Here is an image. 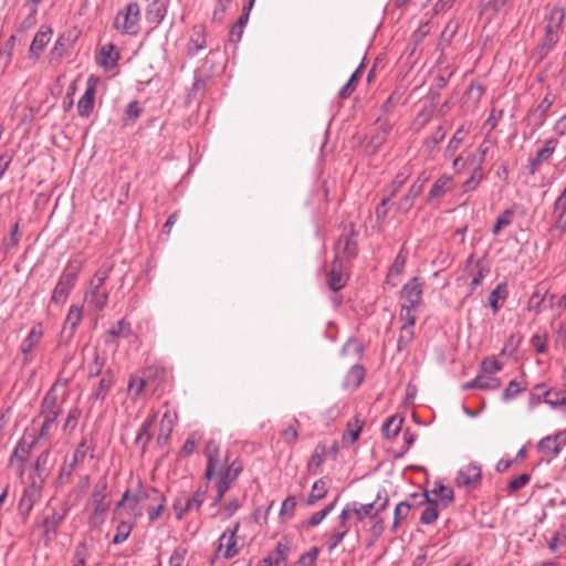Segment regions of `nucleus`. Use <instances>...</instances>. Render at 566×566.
I'll return each instance as SVG.
<instances>
[{
	"instance_id": "nucleus-1",
	"label": "nucleus",
	"mask_w": 566,
	"mask_h": 566,
	"mask_svg": "<svg viewBox=\"0 0 566 566\" xmlns=\"http://www.w3.org/2000/svg\"><path fill=\"white\" fill-rule=\"evenodd\" d=\"M207 469L206 478L211 480L219 476L224 481L232 483L241 471V467L232 462L227 465V459L219 454V448L214 441H209L206 446Z\"/></svg>"
},
{
	"instance_id": "nucleus-2",
	"label": "nucleus",
	"mask_w": 566,
	"mask_h": 566,
	"mask_svg": "<svg viewBox=\"0 0 566 566\" xmlns=\"http://www.w3.org/2000/svg\"><path fill=\"white\" fill-rule=\"evenodd\" d=\"M149 492L150 489H145L142 485L134 490H127L114 510L115 517L120 511H124L132 518L142 517L145 512V505L149 496H151Z\"/></svg>"
},
{
	"instance_id": "nucleus-3",
	"label": "nucleus",
	"mask_w": 566,
	"mask_h": 566,
	"mask_svg": "<svg viewBox=\"0 0 566 566\" xmlns=\"http://www.w3.org/2000/svg\"><path fill=\"white\" fill-rule=\"evenodd\" d=\"M112 266L99 268L90 282V290L85 294V301L95 310L102 311L108 302L109 290L105 283L109 277Z\"/></svg>"
},
{
	"instance_id": "nucleus-4",
	"label": "nucleus",
	"mask_w": 566,
	"mask_h": 566,
	"mask_svg": "<svg viewBox=\"0 0 566 566\" xmlns=\"http://www.w3.org/2000/svg\"><path fill=\"white\" fill-rule=\"evenodd\" d=\"M170 371L165 367L159 365H150L143 369L140 378L134 376L130 377L127 389H132L135 386L136 380L139 381L138 389H144L145 387H166L170 385Z\"/></svg>"
},
{
	"instance_id": "nucleus-5",
	"label": "nucleus",
	"mask_w": 566,
	"mask_h": 566,
	"mask_svg": "<svg viewBox=\"0 0 566 566\" xmlns=\"http://www.w3.org/2000/svg\"><path fill=\"white\" fill-rule=\"evenodd\" d=\"M81 269V264L76 261H71L64 271L62 272L57 284L55 285L52 295L51 302L55 304H63L71 291L74 289L75 283L77 281L78 271Z\"/></svg>"
},
{
	"instance_id": "nucleus-6",
	"label": "nucleus",
	"mask_w": 566,
	"mask_h": 566,
	"mask_svg": "<svg viewBox=\"0 0 566 566\" xmlns=\"http://www.w3.org/2000/svg\"><path fill=\"white\" fill-rule=\"evenodd\" d=\"M564 20L565 10L559 6H555L545 17V35L539 45L541 50L545 53L548 52L559 41V31Z\"/></svg>"
},
{
	"instance_id": "nucleus-7",
	"label": "nucleus",
	"mask_w": 566,
	"mask_h": 566,
	"mask_svg": "<svg viewBox=\"0 0 566 566\" xmlns=\"http://www.w3.org/2000/svg\"><path fill=\"white\" fill-rule=\"evenodd\" d=\"M105 489V484H103L101 489L96 485L86 504L88 523L92 527H97L104 523L106 513L109 509V503L106 501Z\"/></svg>"
},
{
	"instance_id": "nucleus-8",
	"label": "nucleus",
	"mask_w": 566,
	"mask_h": 566,
	"mask_svg": "<svg viewBox=\"0 0 566 566\" xmlns=\"http://www.w3.org/2000/svg\"><path fill=\"white\" fill-rule=\"evenodd\" d=\"M207 490L198 489L192 495L180 493L176 496L172 510L178 521L192 511H199L206 500Z\"/></svg>"
},
{
	"instance_id": "nucleus-9",
	"label": "nucleus",
	"mask_w": 566,
	"mask_h": 566,
	"mask_svg": "<svg viewBox=\"0 0 566 566\" xmlns=\"http://www.w3.org/2000/svg\"><path fill=\"white\" fill-rule=\"evenodd\" d=\"M240 523L237 522L232 527H227L221 536L219 537V545L217 555L224 559H230L237 556L242 547V543H239L237 533L239 531Z\"/></svg>"
},
{
	"instance_id": "nucleus-10",
	"label": "nucleus",
	"mask_w": 566,
	"mask_h": 566,
	"mask_svg": "<svg viewBox=\"0 0 566 566\" xmlns=\"http://www.w3.org/2000/svg\"><path fill=\"white\" fill-rule=\"evenodd\" d=\"M139 15L140 10L137 2H130L127 4L125 11L118 12L114 27L123 33L136 34L139 28Z\"/></svg>"
},
{
	"instance_id": "nucleus-11",
	"label": "nucleus",
	"mask_w": 566,
	"mask_h": 566,
	"mask_svg": "<svg viewBox=\"0 0 566 566\" xmlns=\"http://www.w3.org/2000/svg\"><path fill=\"white\" fill-rule=\"evenodd\" d=\"M355 229L354 226L347 229L345 228L343 233L339 235L336 244H335V261H349L357 254V242L354 239Z\"/></svg>"
},
{
	"instance_id": "nucleus-12",
	"label": "nucleus",
	"mask_w": 566,
	"mask_h": 566,
	"mask_svg": "<svg viewBox=\"0 0 566 566\" xmlns=\"http://www.w3.org/2000/svg\"><path fill=\"white\" fill-rule=\"evenodd\" d=\"M564 446H566V429L541 439L537 443V449L539 452L555 458Z\"/></svg>"
},
{
	"instance_id": "nucleus-13",
	"label": "nucleus",
	"mask_w": 566,
	"mask_h": 566,
	"mask_svg": "<svg viewBox=\"0 0 566 566\" xmlns=\"http://www.w3.org/2000/svg\"><path fill=\"white\" fill-rule=\"evenodd\" d=\"M480 479L481 467L476 463H469L459 469L454 482L458 488H473L480 482Z\"/></svg>"
},
{
	"instance_id": "nucleus-14",
	"label": "nucleus",
	"mask_w": 566,
	"mask_h": 566,
	"mask_svg": "<svg viewBox=\"0 0 566 566\" xmlns=\"http://www.w3.org/2000/svg\"><path fill=\"white\" fill-rule=\"evenodd\" d=\"M423 284L424 283L421 281V279L415 276L403 285L400 292L401 297L406 302L403 305H409V307H418L421 304Z\"/></svg>"
},
{
	"instance_id": "nucleus-15",
	"label": "nucleus",
	"mask_w": 566,
	"mask_h": 566,
	"mask_svg": "<svg viewBox=\"0 0 566 566\" xmlns=\"http://www.w3.org/2000/svg\"><path fill=\"white\" fill-rule=\"evenodd\" d=\"M151 496H149L145 511L147 512L149 523H154L158 520L166 507V499L163 493L155 489H150Z\"/></svg>"
},
{
	"instance_id": "nucleus-16",
	"label": "nucleus",
	"mask_w": 566,
	"mask_h": 566,
	"mask_svg": "<svg viewBox=\"0 0 566 566\" xmlns=\"http://www.w3.org/2000/svg\"><path fill=\"white\" fill-rule=\"evenodd\" d=\"M347 510L352 518L356 521H363L366 517H375L385 507L381 505L378 510H375V503L361 504L358 502H352L346 504Z\"/></svg>"
},
{
	"instance_id": "nucleus-17",
	"label": "nucleus",
	"mask_w": 566,
	"mask_h": 566,
	"mask_svg": "<svg viewBox=\"0 0 566 566\" xmlns=\"http://www.w3.org/2000/svg\"><path fill=\"white\" fill-rule=\"evenodd\" d=\"M343 269L344 262L333 261L332 268L327 274V285L334 292L339 291L346 284L347 276L343 273Z\"/></svg>"
},
{
	"instance_id": "nucleus-18",
	"label": "nucleus",
	"mask_w": 566,
	"mask_h": 566,
	"mask_svg": "<svg viewBox=\"0 0 566 566\" xmlns=\"http://www.w3.org/2000/svg\"><path fill=\"white\" fill-rule=\"evenodd\" d=\"M176 420H177L176 411L167 408L160 419L159 430H158V434H157L158 443L167 442V440L169 439V437L174 430Z\"/></svg>"
},
{
	"instance_id": "nucleus-19",
	"label": "nucleus",
	"mask_w": 566,
	"mask_h": 566,
	"mask_svg": "<svg viewBox=\"0 0 566 566\" xmlns=\"http://www.w3.org/2000/svg\"><path fill=\"white\" fill-rule=\"evenodd\" d=\"M52 31L50 28H41L34 35L30 49L29 56L31 59H38L44 48L48 45L51 39Z\"/></svg>"
},
{
	"instance_id": "nucleus-20",
	"label": "nucleus",
	"mask_w": 566,
	"mask_h": 566,
	"mask_svg": "<svg viewBox=\"0 0 566 566\" xmlns=\"http://www.w3.org/2000/svg\"><path fill=\"white\" fill-rule=\"evenodd\" d=\"M557 144L558 140L556 138H549L545 142L544 146L537 150L536 157L531 160L532 174H535L543 161H546L551 158L556 149Z\"/></svg>"
},
{
	"instance_id": "nucleus-21",
	"label": "nucleus",
	"mask_w": 566,
	"mask_h": 566,
	"mask_svg": "<svg viewBox=\"0 0 566 566\" xmlns=\"http://www.w3.org/2000/svg\"><path fill=\"white\" fill-rule=\"evenodd\" d=\"M95 85L88 82V85L77 103L78 114L83 117H88L94 108L95 103Z\"/></svg>"
},
{
	"instance_id": "nucleus-22",
	"label": "nucleus",
	"mask_w": 566,
	"mask_h": 566,
	"mask_svg": "<svg viewBox=\"0 0 566 566\" xmlns=\"http://www.w3.org/2000/svg\"><path fill=\"white\" fill-rule=\"evenodd\" d=\"M503 385V380L495 375H478L472 382L464 385V389H497Z\"/></svg>"
},
{
	"instance_id": "nucleus-23",
	"label": "nucleus",
	"mask_w": 566,
	"mask_h": 566,
	"mask_svg": "<svg viewBox=\"0 0 566 566\" xmlns=\"http://www.w3.org/2000/svg\"><path fill=\"white\" fill-rule=\"evenodd\" d=\"M452 184L453 179L451 176L442 175L441 177H439L432 185L427 196V201L430 202L434 199L443 197L452 188Z\"/></svg>"
},
{
	"instance_id": "nucleus-24",
	"label": "nucleus",
	"mask_w": 566,
	"mask_h": 566,
	"mask_svg": "<svg viewBox=\"0 0 566 566\" xmlns=\"http://www.w3.org/2000/svg\"><path fill=\"white\" fill-rule=\"evenodd\" d=\"M407 261V252L403 248L400 249L398 254L396 255L392 264L389 268L386 282L396 286L397 283L394 281L395 277H398L402 274L405 265Z\"/></svg>"
},
{
	"instance_id": "nucleus-25",
	"label": "nucleus",
	"mask_w": 566,
	"mask_h": 566,
	"mask_svg": "<svg viewBox=\"0 0 566 566\" xmlns=\"http://www.w3.org/2000/svg\"><path fill=\"white\" fill-rule=\"evenodd\" d=\"M289 554V547L286 544L277 543L273 555H269L261 559L259 566H280L281 564L285 566Z\"/></svg>"
},
{
	"instance_id": "nucleus-26",
	"label": "nucleus",
	"mask_w": 566,
	"mask_h": 566,
	"mask_svg": "<svg viewBox=\"0 0 566 566\" xmlns=\"http://www.w3.org/2000/svg\"><path fill=\"white\" fill-rule=\"evenodd\" d=\"M392 125L387 119H377L378 132L373 134L369 140V145L376 150L387 139V136L391 132Z\"/></svg>"
},
{
	"instance_id": "nucleus-27",
	"label": "nucleus",
	"mask_w": 566,
	"mask_h": 566,
	"mask_svg": "<svg viewBox=\"0 0 566 566\" xmlns=\"http://www.w3.org/2000/svg\"><path fill=\"white\" fill-rule=\"evenodd\" d=\"M329 489V481L327 479H319L314 482L312 490L307 496L306 503L312 506L316 502L325 497Z\"/></svg>"
},
{
	"instance_id": "nucleus-28",
	"label": "nucleus",
	"mask_w": 566,
	"mask_h": 566,
	"mask_svg": "<svg viewBox=\"0 0 566 566\" xmlns=\"http://www.w3.org/2000/svg\"><path fill=\"white\" fill-rule=\"evenodd\" d=\"M430 493L434 496L433 501H439L444 507L449 506L454 500L452 488L442 483H436Z\"/></svg>"
},
{
	"instance_id": "nucleus-29",
	"label": "nucleus",
	"mask_w": 566,
	"mask_h": 566,
	"mask_svg": "<svg viewBox=\"0 0 566 566\" xmlns=\"http://www.w3.org/2000/svg\"><path fill=\"white\" fill-rule=\"evenodd\" d=\"M118 57L119 54L116 51L115 45L108 43L101 48L98 64L104 66L105 69H108L116 64Z\"/></svg>"
},
{
	"instance_id": "nucleus-30",
	"label": "nucleus",
	"mask_w": 566,
	"mask_h": 566,
	"mask_svg": "<svg viewBox=\"0 0 566 566\" xmlns=\"http://www.w3.org/2000/svg\"><path fill=\"white\" fill-rule=\"evenodd\" d=\"M422 189L420 184H412L405 195L398 202V210L401 212H408L415 205V200L421 195Z\"/></svg>"
},
{
	"instance_id": "nucleus-31",
	"label": "nucleus",
	"mask_w": 566,
	"mask_h": 566,
	"mask_svg": "<svg viewBox=\"0 0 566 566\" xmlns=\"http://www.w3.org/2000/svg\"><path fill=\"white\" fill-rule=\"evenodd\" d=\"M166 14V7L161 0L151 1L146 10V18L154 24H159Z\"/></svg>"
},
{
	"instance_id": "nucleus-32",
	"label": "nucleus",
	"mask_w": 566,
	"mask_h": 566,
	"mask_svg": "<svg viewBox=\"0 0 566 566\" xmlns=\"http://www.w3.org/2000/svg\"><path fill=\"white\" fill-rule=\"evenodd\" d=\"M366 370L361 365H354L346 375L345 387L357 388L363 384Z\"/></svg>"
},
{
	"instance_id": "nucleus-33",
	"label": "nucleus",
	"mask_w": 566,
	"mask_h": 566,
	"mask_svg": "<svg viewBox=\"0 0 566 566\" xmlns=\"http://www.w3.org/2000/svg\"><path fill=\"white\" fill-rule=\"evenodd\" d=\"M81 321L82 307L72 305L64 321L63 331H70V335H73Z\"/></svg>"
},
{
	"instance_id": "nucleus-34",
	"label": "nucleus",
	"mask_w": 566,
	"mask_h": 566,
	"mask_svg": "<svg viewBox=\"0 0 566 566\" xmlns=\"http://www.w3.org/2000/svg\"><path fill=\"white\" fill-rule=\"evenodd\" d=\"M42 326L40 324L33 326L27 338L22 342V353L29 354L39 344V342L42 338Z\"/></svg>"
},
{
	"instance_id": "nucleus-35",
	"label": "nucleus",
	"mask_w": 566,
	"mask_h": 566,
	"mask_svg": "<svg viewBox=\"0 0 566 566\" xmlns=\"http://www.w3.org/2000/svg\"><path fill=\"white\" fill-rule=\"evenodd\" d=\"M403 419L399 416L389 417L382 424L381 431L386 439L395 438L401 430Z\"/></svg>"
},
{
	"instance_id": "nucleus-36",
	"label": "nucleus",
	"mask_w": 566,
	"mask_h": 566,
	"mask_svg": "<svg viewBox=\"0 0 566 566\" xmlns=\"http://www.w3.org/2000/svg\"><path fill=\"white\" fill-rule=\"evenodd\" d=\"M507 296L505 284H499L489 295V304L492 307L493 314H496L501 308L504 300Z\"/></svg>"
},
{
	"instance_id": "nucleus-37",
	"label": "nucleus",
	"mask_w": 566,
	"mask_h": 566,
	"mask_svg": "<svg viewBox=\"0 0 566 566\" xmlns=\"http://www.w3.org/2000/svg\"><path fill=\"white\" fill-rule=\"evenodd\" d=\"M467 135H468V130L463 126L458 128L455 130L454 135L452 136V138L448 143V146L444 150V156L446 157L453 156L457 153V150L460 148V146L462 145Z\"/></svg>"
},
{
	"instance_id": "nucleus-38",
	"label": "nucleus",
	"mask_w": 566,
	"mask_h": 566,
	"mask_svg": "<svg viewBox=\"0 0 566 566\" xmlns=\"http://www.w3.org/2000/svg\"><path fill=\"white\" fill-rule=\"evenodd\" d=\"M554 213L556 214V220L552 230L566 231V201L556 199L554 202Z\"/></svg>"
},
{
	"instance_id": "nucleus-39",
	"label": "nucleus",
	"mask_w": 566,
	"mask_h": 566,
	"mask_svg": "<svg viewBox=\"0 0 566 566\" xmlns=\"http://www.w3.org/2000/svg\"><path fill=\"white\" fill-rule=\"evenodd\" d=\"M365 67L364 63H361L357 70L352 74L348 82L340 88L338 95L340 98L345 99L352 95V93L356 90L357 83L361 75V71Z\"/></svg>"
},
{
	"instance_id": "nucleus-40",
	"label": "nucleus",
	"mask_w": 566,
	"mask_h": 566,
	"mask_svg": "<svg viewBox=\"0 0 566 566\" xmlns=\"http://www.w3.org/2000/svg\"><path fill=\"white\" fill-rule=\"evenodd\" d=\"M206 46V36L201 30L193 31L188 44L187 51L190 55L197 54Z\"/></svg>"
},
{
	"instance_id": "nucleus-41",
	"label": "nucleus",
	"mask_w": 566,
	"mask_h": 566,
	"mask_svg": "<svg viewBox=\"0 0 566 566\" xmlns=\"http://www.w3.org/2000/svg\"><path fill=\"white\" fill-rule=\"evenodd\" d=\"M325 447L317 446L307 463V470L312 474H316L318 472L319 467L323 464L325 460Z\"/></svg>"
},
{
	"instance_id": "nucleus-42",
	"label": "nucleus",
	"mask_w": 566,
	"mask_h": 566,
	"mask_svg": "<svg viewBox=\"0 0 566 566\" xmlns=\"http://www.w3.org/2000/svg\"><path fill=\"white\" fill-rule=\"evenodd\" d=\"M484 178H485V175L483 172L482 167L476 166L473 169L472 175L470 176V178L463 182V185H462L463 191L464 192H470V191L475 190L478 188V186L480 185V182Z\"/></svg>"
},
{
	"instance_id": "nucleus-43",
	"label": "nucleus",
	"mask_w": 566,
	"mask_h": 566,
	"mask_svg": "<svg viewBox=\"0 0 566 566\" xmlns=\"http://www.w3.org/2000/svg\"><path fill=\"white\" fill-rule=\"evenodd\" d=\"M133 530V524L127 521H120L116 526V533L113 537V543L115 545H119L124 543L130 535Z\"/></svg>"
},
{
	"instance_id": "nucleus-44",
	"label": "nucleus",
	"mask_w": 566,
	"mask_h": 566,
	"mask_svg": "<svg viewBox=\"0 0 566 566\" xmlns=\"http://www.w3.org/2000/svg\"><path fill=\"white\" fill-rule=\"evenodd\" d=\"M502 367V363L495 356H490L482 360L479 375H495Z\"/></svg>"
},
{
	"instance_id": "nucleus-45",
	"label": "nucleus",
	"mask_w": 566,
	"mask_h": 566,
	"mask_svg": "<svg viewBox=\"0 0 566 566\" xmlns=\"http://www.w3.org/2000/svg\"><path fill=\"white\" fill-rule=\"evenodd\" d=\"M364 353V345L360 340L350 338L346 342V344L342 348V354L347 356H353L354 358H359Z\"/></svg>"
},
{
	"instance_id": "nucleus-46",
	"label": "nucleus",
	"mask_w": 566,
	"mask_h": 566,
	"mask_svg": "<svg viewBox=\"0 0 566 566\" xmlns=\"http://www.w3.org/2000/svg\"><path fill=\"white\" fill-rule=\"evenodd\" d=\"M555 97L547 93L545 97L542 99V102L538 104V106L534 111V116L537 117L538 122L542 124L545 120L546 114L551 106L554 103Z\"/></svg>"
},
{
	"instance_id": "nucleus-47",
	"label": "nucleus",
	"mask_w": 566,
	"mask_h": 566,
	"mask_svg": "<svg viewBox=\"0 0 566 566\" xmlns=\"http://www.w3.org/2000/svg\"><path fill=\"white\" fill-rule=\"evenodd\" d=\"M409 176V169H403L402 171L398 172L389 186V195L387 197H395L400 188L406 184Z\"/></svg>"
},
{
	"instance_id": "nucleus-48",
	"label": "nucleus",
	"mask_w": 566,
	"mask_h": 566,
	"mask_svg": "<svg viewBox=\"0 0 566 566\" xmlns=\"http://www.w3.org/2000/svg\"><path fill=\"white\" fill-rule=\"evenodd\" d=\"M514 211L512 209H506L503 211L502 214H500L492 228V233L494 235H497L501 230L507 226H510L513 221Z\"/></svg>"
},
{
	"instance_id": "nucleus-49",
	"label": "nucleus",
	"mask_w": 566,
	"mask_h": 566,
	"mask_svg": "<svg viewBox=\"0 0 566 566\" xmlns=\"http://www.w3.org/2000/svg\"><path fill=\"white\" fill-rule=\"evenodd\" d=\"M90 450H91V448L87 444V441L85 439L82 440L74 450L71 467L75 468L76 465L83 463L85 458L87 457Z\"/></svg>"
},
{
	"instance_id": "nucleus-50",
	"label": "nucleus",
	"mask_w": 566,
	"mask_h": 566,
	"mask_svg": "<svg viewBox=\"0 0 566 566\" xmlns=\"http://www.w3.org/2000/svg\"><path fill=\"white\" fill-rule=\"evenodd\" d=\"M507 0H482L481 1V13L482 14H488V13H491L489 15V19H491V15L497 11H500L501 9L504 8V6L506 4Z\"/></svg>"
},
{
	"instance_id": "nucleus-51",
	"label": "nucleus",
	"mask_w": 566,
	"mask_h": 566,
	"mask_svg": "<svg viewBox=\"0 0 566 566\" xmlns=\"http://www.w3.org/2000/svg\"><path fill=\"white\" fill-rule=\"evenodd\" d=\"M361 431V424L356 420L355 422H349L347 426V430L343 436V442L346 444H353L359 437Z\"/></svg>"
},
{
	"instance_id": "nucleus-52",
	"label": "nucleus",
	"mask_w": 566,
	"mask_h": 566,
	"mask_svg": "<svg viewBox=\"0 0 566 566\" xmlns=\"http://www.w3.org/2000/svg\"><path fill=\"white\" fill-rule=\"evenodd\" d=\"M19 222H15L10 231L9 237L2 239V244L0 251L2 250L4 253L9 251L11 248L18 245L19 243Z\"/></svg>"
},
{
	"instance_id": "nucleus-53",
	"label": "nucleus",
	"mask_w": 566,
	"mask_h": 566,
	"mask_svg": "<svg viewBox=\"0 0 566 566\" xmlns=\"http://www.w3.org/2000/svg\"><path fill=\"white\" fill-rule=\"evenodd\" d=\"M108 334L113 337H128L132 335L130 324L120 319L108 331Z\"/></svg>"
},
{
	"instance_id": "nucleus-54",
	"label": "nucleus",
	"mask_w": 566,
	"mask_h": 566,
	"mask_svg": "<svg viewBox=\"0 0 566 566\" xmlns=\"http://www.w3.org/2000/svg\"><path fill=\"white\" fill-rule=\"evenodd\" d=\"M63 518L64 515H60L56 512H53L51 515L46 516L43 522L44 532L46 534L55 533Z\"/></svg>"
},
{
	"instance_id": "nucleus-55",
	"label": "nucleus",
	"mask_w": 566,
	"mask_h": 566,
	"mask_svg": "<svg viewBox=\"0 0 566 566\" xmlns=\"http://www.w3.org/2000/svg\"><path fill=\"white\" fill-rule=\"evenodd\" d=\"M318 554V548L312 547L308 552L300 556V558L295 563V566H314L317 560Z\"/></svg>"
},
{
	"instance_id": "nucleus-56",
	"label": "nucleus",
	"mask_w": 566,
	"mask_h": 566,
	"mask_svg": "<svg viewBox=\"0 0 566 566\" xmlns=\"http://www.w3.org/2000/svg\"><path fill=\"white\" fill-rule=\"evenodd\" d=\"M415 336L413 327L410 326H401L400 334L398 338L397 348L398 350H402L407 345L411 343Z\"/></svg>"
},
{
	"instance_id": "nucleus-57",
	"label": "nucleus",
	"mask_w": 566,
	"mask_h": 566,
	"mask_svg": "<svg viewBox=\"0 0 566 566\" xmlns=\"http://www.w3.org/2000/svg\"><path fill=\"white\" fill-rule=\"evenodd\" d=\"M417 307H409V305H402L399 313L400 321L403 322L402 326L413 327L416 324L415 311Z\"/></svg>"
},
{
	"instance_id": "nucleus-58",
	"label": "nucleus",
	"mask_w": 566,
	"mask_h": 566,
	"mask_svg": "<svg viewBox=\"0 0 566 566\" xmlns=\"http://www.w3.org/2000/svg\"><path fill=\"white\" fill-rule=\"evenodd\" d=\"M547 339L548 336L546 333H536L531 338V344L538 354H545L547 350Z\"/></svg>"
},
{
	"instance_id": "nucleus-59",
	"label": "nucleus",
	"mask_w": 566,
	"mask_h": 566,
	"mask_svg": "<svg viewBox=\"0 0 566 566\" xmlns=\"http://www.w3.org/2000/svg\"><path fill=\"white\" fill-rule=\"evenodd\" d=\"M78 418H80V411L77 409H72L66 419H65V422L63 424V432L67 436L72 434L73 431L75 430L76 426H77V422H78Z\"/></svg>"
},
{
	"instance_id": "nucleus-60",
	"label": "nucleus",
	"mask_w": 566,
	"mask_h": 566,
	"mask_svg": "<svg viewBox=\"0 0 566 566\" xmlns=\"http://www.w3.org/2000/svg\"><path fill=\"white\" fill-rule=\"evenodd\" d=\"M335 503H331L329 505L325 506L323 510L315 512L311 515L308 518V526H317L322 523V521L334 510Z\"/></svg>"
},
{
	"instance_id": "nucleus-61",
	"label": "nucleus",
	"mask_w": 566,
	"mask_h": 566,
	"mask_svg": "<svg viewBox=\"0 0 566 566\" xmlns=\"http://www.w3.org/2000/svg\"><path fill=\"white\" fill-rule=\"evenodd\" d=\"M352 520L353 518L349 514V511L347 510V507L345 505L338 516V525L335 527V530L343 532V534L347 535V533L350 530V521Z\"/></svg>"
},
{
	"instance_id": "nucleus-62",
	"label": "nucleus",
	"mask_w": 566,
	"mask_h": 566,
	"mask_svg": "<svg viewBox=\"0 0 566 566\" xmlns=\"http://www.w3.org/2000/svg\"><path fill=\"white\" fill-rule=\"evenodd\" d=\"M51 413H52V417L50 415H46V417L41 426V429L39 432L40 438H46L50 434V432L52 431V429L55 428V419L57 417V411L52 410Z\"/></svg>"
},
{
	"instance_id": "nucleus-63",
	"label": "nucleus",
	"mask_w": 566,
	"mask_h": 566,
	"mask_svg": "<svg viewBox=\"0 0 566 566\" xmlns=\"http://www.w3.org/2000/svg\"><path fill=\"white\" fill-rule=\"evenodd\" d=\"M410 512V505L406 502H400L395 509V521L392 527L396 528L401 521H403Z\"/></svg>"
},
{
	"instance_id": "nucleus-64",
	"label": "nucleus",
	"mask_w": 566,
	"mask_h": 566,
	"mask_svg": "<svg viewBox=\"0 0 566 566\" xmlns=\"http://www.w3.org/2000/svg\"><path fill=\"white\" fill-rule=\"evenodd\" d=\"M281 437L286 444H289V446L294 444L298 438L297 427L294 424L287 426L285 429L282 430Z\"/></svg>"
}]
</instances>
